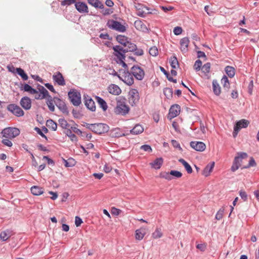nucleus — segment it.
Returning a JSON list of instances; mask_svg holds the SVG:
<instances>
[{
  "label": "nucleus",
  "instance_id": "54",
  "mask_svg": "<svg viewBox=\"0 0 259 259\" xmlns=\"http://www.w3.org/2000/svg\"><path fill=\"white\" fill-rule=\"evenodd\" d=\"M76 0H63L61 2L62 6H69L73 4H75Z\"/></svg>",
  "mask_w": 259,
  "mask_h": 259
},
{
  "label": "nucleus",
  "instance_id": "45",
  "mask_svg": "<svg viewBox=\"0 0 259 259\" xmlns=\"http://www.w3.org/2000/svg\"><path fill=\"white\" fill-rule=\"evenodd\" d=\"M38 92H39L40 94L48 97L50 96L49 95L48 91L42 85H38L37 87Z\"/></svg>",
  "mask_w": 259,
  "mask_h": 259
},
{
  "label": "nucleus",
  "instance_id": "44",
  "mask_svg": "<svg viewBox=\"0 0 259 259\" xmlns=\"http://www.w3.org/2000/svg\"><path fill=\"white\" fill-rule=\"evenodd\" d=\"M211 64L209 62L204 64L202 67V71L205 74H208L210 72Z\"/></svg>",
  "mask_w": 259,
  "mask_h": 259
},
{
  "label": "nucleus",
  "instance_id": "25",
  "mask_svg": "<svg viewBox=\"0 0 259 259\" xmlns=\"http://www.w3.org/2000/svg\"><path fill=\"white\" fill-rule=\"evenodd\" d=\"M30 190L33 195L36 196L40 195L44 193V189L42 187L37 186H32Z\"/></svg>",
  "mask_w": 259,
  "mask_h": 259
},
{
  "label": "nucleus",
  "instance_id": "6",
  "mask_svg": "<svg viewBox=\"0 0 259 259\" xmlns=\"http://www.w3.org/2000/svg\"><path fill=\"white\" fill-rule=\"evenodd\" d=\"M118 78L129 86L133 84L134 82L133 76L128 70H124L121 76H118Z\"/></svg>",
  "mask_w": 259,
  "mask_h": 259
},
{
  "label": "nucleus",
  "instance_id": "18",
  "mask_svg": "<svg viewBox=\"0 0 259 259\" xmlns=\"http://www.w3.org/2000/svg\"><path fill=\"white\" fill-rule=\"evenodd\" d=\"M84 104L85 106L92 111H95L96 106L95 102L89 96L84 97Z\"/></svg>",
  "mask_w": 259,
  "mask_h": 259
},
{
  "label": "nucleus",
  "instance_id": "16",
  "mask_svg": "<svg viewBox=\"0 0 259 259\" xmlns=\"http://www.w3.org/2000/svg\"><path fill=\"white\" fill-rule=\"evenodd\" d=\"M180 106L178 105H174L169 109L168 116L170 118L177 116L180 112Z\"/></svg>",
  "mask_w": 259,
  "mask_h": 259
},
{
  "label": "nucleus",
  "instance_id": "26",
  "mask_svg": "<svg viewBox=\"0 0 259 259\" xmlns=\"http://www.w3.org/2000/svg\"><path fill=\"white\" fill-rule=\"evenodd\" d=\"M96 100L100 107L103 109V111H106L107 109V104L103 99L99 96H96Z\"/></svg>",
  "mask_w": 259,
  "mask_h": 259
},
{
  "label": "nucleus",
  "instance_id": "35",
  "mask_svg": "<svg viewBox=\"0 0 259 259\" xmlns=\"http://www.w3.org/2000/svg\"><path fill=\"white\" fill-rule=\"evenodd\" d=\"M225 71L229 77L232 78L234 76L235 70L234 67L230 66H227L225 67Z\"/></svg>",
  "mask_w": 259,
  "mask_h": 259
},
{
  "label": "nucleus",
  "instance_id": "58",
  "mask_svg": "<svg viewBox=\"0 0 259 259\" xmlns=\"http://www.w3.org/2000/svg\"><path fill=\"white\" fill-rule=\"evenodd\" d=\"M141 149L145 151L151 152L152 151V149L151 146L149 145H144L141 146Z\"/></svg>",
  "mask_w": 259,
  "mask_h": 259
},
{
  "label": "nucleus",
  "instance_id": "30",
  "mask_svg": "<svg viewBox=\"0 0 259 259\" xmlns=\"http://www.w3.org/2000/svg\"><path fill=\"white\" fill-rule=\"evenodd\" d=\"M111 135L113 137H121L124 136V134L119 128H115L111 132Z\"/></svg>",
  "mask_w": 259,
  "mask_h": 259
},
{
  "label": "nucleus",
  "instance_id": "14",
  "mask_svg": "<svg viewBox=\"0 0 259 259\" xmlns=\"http://www.w3.org/2000/svg\"><path fill=\"white\" fill-rule=\"evenodd\" d=\"M75 7L76 10L81 13H89V9L87 5L84 2H76Z\"/></svg>",
  "mask_w": 259,
  "mask_h": 259
},
{
  "label": "nucleus",
  "instance_id": "15",
  "mask_svg": "<svg viewBox=\"0 0 259 259\" xmlns=\"http://www.w3.org/2000/svg\"><path fill=\"white\" fill-rule=\"evenodd\" d=\"M53 80L59 85H64L65 81L62 74L60 72H57L53 75Z\"/></svg>",
  "mask_w": 259,
  "mask_h": 259
},
{
  "label": "nucleus",
  "instance_id": "46",
  "mask_svg": "<svg viewBox=\"0 0 259 259\" xmlns=\"http://www.w3.org/2000/svg\"><path fill=\"white\" fill-rule=\"evenodd\" d=\"M162 236V233L160 229H156L155 231L152 233V237L154 239L160 238Z\"/></svg>",
  "mask_w": 259,
  "mask_h": 259
},
{
  "label": "nucleus",
  "instance_id": "33",
  "mask_svg": "<svg viewBox=\"0 0 259 259\" xmlns=\"http://www.w3.org/2000/svg\"><path fill=\"white\" fill-rule=\"evenodd\" d=\"M136 46H137L135 44L128 41L126 45L124 46V49L126 53L128 52H133L134 51V50L136 49Z\"/></svg>",
  "mask_w": 259,
  "mask_h": 259
},
{
  "label": "nucleus",
  "instance_id": "10",
  "mask_svg": "<svg viewBox=\"0 0 259 259\" xmlns=\"http://www.w3.org/2000/svg\"><path fill=\"white\" fill-rule=\"evenodd\" d=\"M113 50H114L113 54L114 56L117 57L119 61H122L124 60L125 58V54L126 53L123 48L122 47L117 45L113 47Z\"/></svg>",
  "mask_w": 259,
  "mask_h": 259
},
{
  "label": "nucleus",
  "instance_id": "4",
  "mask_svg": "<svg viewBox=\"0 0 259 259\" xmlns=\"http://www.w3.org/2000/svg\"><path fill=\"white\" fill-rule=\"evenodd\" d=\"M128 102L132 106H136L139 102L140 99L138 91L135 89H132L130 90L128 95Z\"/></svg>",
  "mask_w": 259,
  "mask_h": 259
},
{
  "label": "nucleus",
  "instance_id": "22",
  "mask_svg": "<svg viewBox=\"0 0 259 259\" xmlns=\"http://www.w3.org/2000/svg\"><path fill=\"white\" fill-rule=\"evenodd\" d=\"M214 166V162H211L208 163L202 171V175L205 177L208 176L212 171Z\"/></svg>",
  "mask_w": 259,
  "mask_h": 259
},
{
  "label": "nucleus",
  "instance_id": "63",
  "mask_svg": "<svg viewBox=\"0 0 259 259\" xmlns=\"http://www.w3.org/2000/svg\"><path fill=\"white\" fill-rule=\"evenodd\" d=\"M224 209H220L215 215V219L218 220H221L223 218Z\"/></svg>",
  "mask_w": 259,
  "mask_h": 259
},
{
  "label": "nucleus",
  "instance_id": "7",
  "mask_svg": "<svg viewBox=\"0 0 259 259\" xmlns=\"http://www.w3.org/2000/svg\"><path fill=\"white\" fill-rule=\"evenodd\" d=\"M131 72L136 79L138 80H142L145 76V72L143 69L138 65H134L131 69Z\"/></svg>",
  "mask_w": 259,
  "mask_h": 259
},
{
  "label": "nucleus",
  "instance_id": "51",
  "mask_svg": "<svg viewBox=\"0 0 259 259\" xmlns=\"http://www.w3.org/2000/svg\"><path fill=\"white\" fill-rule=\"evenodd\" d=\"M237 160H234L233 164L231 166V170L232 171L234 172L237 170L241 166L240 163H238L236 161Z\"/></svg>",
  "mask_w": 259,
  "mask_h": 259
},
{
  "label": "nucleus",
  "instance_id": "36",
  "mask_svg": "<svg viewBox=\"0 0 259 259\" xmlns=\"http://www.w3.org/2000/svg\"><path fill=\"white\" fill-rule=\"evenodd\" d=\"M237 154V155L235 157L234 160H237L236 161L238 163L241 164L242 159L247 157V154L245 152H238Z\"/></svg>",
  "mask_w": 259,
  "mask_h": 259
},
{
  "label": "nucleus",
  "instance_id": "62",
  "mask_svg": "<svg viewBox=\"0 0 259 259\" xmlns=\"http://www.w3.org/2000/svg\"><path fill=\"white\" fill-rule=\"evenodd\" d=\"M196 248L201 251H204L206 249V244L205 243L198 244Z\"/></svg>",
  "mask_w": 259,
  "mask_h": 259
},
{
  "label": "nucleus",
  "instance_id": "47",
  "mask_svg": "<svg viewBox=\"0 0 259 259\" xmlns=\"http://www.w3.org/2000/svg\"><path fill=\"white\" fill-rule=\"evenodd\" d=\"M149 53L150 55L155 57L158 54V49L156 47L154 46L150 48Z\"/></svg>",
  "mask_w": 259,
  "mask_h": 259
},
{
  "label": "nucleus",
  "instance_id": "41",
  "mask_svg": "<svg viewBox=\"0 0 259 259\" xmlns=\"http://www.w3.org/2000/svg\"><path fill=\"white\" fill-rule=\"evenodd\" d=\"M221 83L223 87L227 90L230 88V83L228 77L226 75H224L221 79Z\"/></svg>",
  "mask_w": 259,
  "mask_h": 259
},
{
  "label": "nucleus",
  "instance_id": "3",
  "mask_svg": "<svg viewBox=\"0 0 259 259\" xmlns=\"http://www.w3.org/2000/svg\"><path fill=\"white\" fill-rule=\"evenodd\" d=\"M68 96L71 103L75 106H78L81 104V94L75 89H71L68 93Z\"/></svg>",
  "mask_w": 259,
  "mask_h": 259
},
{
  "label": "nucleus",
  "instance_id": "59",
  "mask_svg": "<svg viewBox=\"0 0 259 259\" xmlns=\"http://www.w3.org/2000/svg\"><path fill=\"white\" fill-rule=\"evenodd\" d=\"M239 195L244 201H245L247 200V195L244 191L240 190L239 191Z\"/></svg>",
  "mask_w": 259,
  "mask_h": 259
},
{
  "label": "nucleus",
  "instance_id": "50",
  "mask_svg": "<svg viewBox=\"0 0 259 259\" xmlns=\"http://www.w3.org/2000/svg\"><path fill=\"white\" fill-rule=\"evenodd\" d=\"M170 174L171 177L173 176L176 178H180L182 176V174L180 171L175 170H171Z\"/></svg>",
  "mask_w": 259,
  "mask_h": 259
},
{
  "label": "nucleus",
  "instance_id": "2",
  "mask_svg": "<svg viewBox=\"0 0 259 259\" xmlns=\"http://www.w3.org/2000/svg\"><path fill=\"white\" fill-rule=\"evenodd\" d=\"M20 131L19 128L13 127H8L4 128L1 133L3 137L12 139L19 135Z\"/></svg>",
  "mask_w": 259,
  "mask_h": 259
},
{
  "label": "nucleus",
  "instance_id": "13",
  "mask_svg": "<svg viewBox=\"0 0 259 259\" xmlns=\"http://www.w3.org/2000/svg\"><path fill=\"white\" fill-rule=\"evenodd\" d=\"M190 145L193 149L197 151H203L206 148L205 144L202 142L192 141Z\"/></svg>",
  "mask_w": 259,
  "mask_h": 259
},
{
  "label": "nucleus",
  "instance_id": "28",
  "mask_svg": "<svg viewBox=\"0 0 259 259\" xmlns=\"http://www.w3.org/2000/svg\"><path fill=\"white\" fill-rule=\"evenodd\" d=\"M144 131L143 127L140 124H136L134 127L130 131V133L133 135H138Z\"/></svg>",
  "mask_w": 259,
  "mask_h": 259
},
{
  "label": "nucleus",
  "instance_id": "19",
  "mask_svg": "<svg viewBox=\"0 0 259 259\" xmlns=\"http://www.w3.org/2000/svg\"><path fill=\"white\" fill-rule=\"evenodd\" d=\"M107 90L110 94L113 95L117 96L121 93V90L120 88L117 85L114 84L109 85Z\"/></svg>",
  "mask_w": 259,
  "mask_h": 259
},
{
  "label": "nucleus",
  "instance_id": "48",
  "mask_svg": "<svg viewBox=\"0 0 259 259\" xmlns=\"http://www.w3.org/2000/svg\"><path fill=\"white\" fill-rule=\"evenodd\" d=\"M149 10L142 9L140 11L137 12V15L141 17H145L146 15L148 14H151V13L149 12Z\"/></svg>",
  "mask_w": 259,
  "mask_h": 259
},
{
  "label": "nucleus",
  "instance_id": "34",
  "mask_svg": "<svg viewBox=\"0 0 259 259\" xmlns=\"http://www.w3.org/2000/svg\"><path fill=\"white\" fill-rule=\"evenodd\" d=\"M47 104L48 106L49 110L54 112L55 111V106L54 105V99L51 96H49L47 97Z\"/></svg>",
  "mask_w": 259,
  "mask_h": 259
},
{
  "label": "nucleus",
  "instance_id": "60",
  "mask_svg": "<svg viewBox=\"0 0 259 259\" xmlns=\"http://www.w3.org/2000/svg\"><path fill=\"white\" fill-rule=\"evenodd\" d=\"M135 8L137 12L142 10V9L149 10V8L140 4H138L135 6Z\"/></svg>",
  "mask_w": 259,
  "mask_h": 259
},
{
  "label": "nucleus",
  "instance_id": "32",
  "mask_svg": "<svg viewBox=\"0 0 259 259\" xmlns=\"http://www.w3.org/2000/svg\"><path fill=\"white\" fill-rule=\"evenodd\" d=\"M163 163V159L162 158H156L153 162L151 163L152 166L155 169H159Z\"/></svg>",
  "mask_w": 259,
  "mask_h": 259
},
{
  "label": "nucleus",
  "instance_id": "1",
  "mask_svg": "<svg viewBox=\"0 0 259 259\" xmlns=\"http://www.w3.org/2000/svg\"><path fill=\"white\" fill-rule=\"evenodd\" d=\"M117 103L114 108V112L117 115H125L130 111V107L126 103V100L124 98L119 97L116 99Z\"/></svg>",
  "mask_w": 259,
  "mask_h": 259
},
{
  "label": "nucleus",
  "instance_id": "24",
  "mask_svg": "<svg viewBox=\"0 0 259 259\" xmlns=\"http://www.w3.org/2000/svg\"><path fill=\"white\" fill-rule=\"evenodd\" d=\"M88 3L92 6L100 9H103L104 5L99 0H88Z\"/></svg>",
  "mask_w": 259,
  "mask_h": 259
},
{
  "label": "nucleus",
  "instance_id": "40",
  "mask_svg": "<svg viewBox=\"0 0 259 259\" xmlns=\"http://www.w3.org/2000/svg\"><path fill=\"white\" fill-rule=\"evenodd\" d=\"M17 73L22 77L24 80L28 79V77L27 74L24 72V70L21 68H17L16 69Z\"/></svg>",
  "mask_w": 259,
  "mask_h": 259
},
{
  "label": "nucleus",
  "instance_id": "38",
  "mask_svg": "<svg viewBox=\"0 0 259 259\" xmlns=\"http://www.w3.org/2000/svg\"><path fill=\"white\" fill-rule=\"evenodd\" d=\"M116 40L119 43L124 46L128 41V38L124 35H118L116 36Z\"/></svg>",
  "mask_w": 259,
  "mask_h": 259
},
{
  "label": "nucleus",
  "instance_id": "29",
  "mask_svg": "<svg viewBox=\"0 0 259 259\" xmlns=\"http://www.w3.org/2000/svg\"><path fill=\"white\" fill-rule=\"evenodd\" d=\"M146 234L145 229L141 228L136 231L135 237L137 240H141Z\"/></svg>",
  "mask_w": 259,
  "mask_h": 259
},
{
  "label": "nucleus",
  "instance_id": "39",
  "mask_svg": "<svg viewBox=\"0 0 259 259\" xmlns=\"http://www.w3.org/2000/svg\"><path fill=\"white\" fill-rule=\"evenodd\" d=\"M46 125L49 128H51L54 131L57 130V124L52 119L48 120L46 122Z\"/></svg>",
  "mask_w": 259,
  "mask_h": 259
},
{
  "label": "nucleus",
  "instance_id": "11",
  "mask_svg": "<svg viewBox=\"0 0 259 259\" xmlns=\"http://www.w3.org/2000/svg\"><path fill=\"white\" fill-rule=\"evenodd\" d=\"M249 124V121L244 119L240 120L239 121H237L234 127V132L233 134V136L235 137L237 135L238 132L242 128H245L247 127Z\"/></svg>",
  "mask_w": 259,
  "mask_h": 259
},
{
  "label": "nucleus",
  "instance_id": "37",
  "mask_svg": "<svg viewBox=\"0 0 259 259\" xmlns=\"http://www.w3.org/2000/svg\"><path fill=\"white\" fill-rule=\"evenodd\" d=\"M179 161L184 165L188 174H191L193 170L191 166L186 161H185L184 159L180 158L179 160Z\"/></svg>",
  "mask_w": 259,
  "mask_h": 259
},
{
  "label": "nucleus",
  "instance_id": "57",
  "mask_svg": "<svg viewBox=\"0 0 259 259\" xmlns=\"http://www.w3.org/2000/svg\"><path fill=\"white\" fill-rule=\"evenodd\" d=\"M10 139H9L8 138L3 139L2 141V143L5 145V146H7L8 147H11L12 146L13 144L12 142L10 140Z\"/></svg>",
  "mask_w": 259,
  "mask_h": 259
},
{
  "label": "nucleus",
  "instance_id": "42",
  "mask_svg": "<svg viewBox=\"0 0 259 259\" xmlns=\"http://www.w3.org/2000/svg\"><path fill=\"white\" fill-rule=\"evenodd\" d=\"M59 125L64 129H67L69 127V124L64 118H60L58 120Z\"/></svg>",
  "mask_w": 259,
  "mask_h": 259
},
{
  "label": "nucleus",
  "instance_id": "31",
  "mask_svg": "<svg viewBox=\"0 0 259 259\" xmlns=\"http://www.w3.org/2000/svg\"><path fill=\"white\" fill-rule=\"evenodd\" d=\"M21 90H24L25 92H28L30 94L34 95V94H37V91L32 88L29 84L25 83L24 84L23 88L21 89Z\"/></svg>",
  "mask_w": 259,
  "mask_h": 259
},
{
  "label": "nucleus",
  "instance_id": "55",
  "mask_svg": "<svg viewBox=\"0 0 259 259\" xmlns=\"http://www.w3.org/2000/svg\"><path fill=\"white\" fill-rule=\"evenodd\" d=\"M133 52H134V54L137 56H142L144 54L143 50L141 48H138L137 47L136 49Z\"/></svg>",
  "mask_w": 259,
  "mask_h": 259
},
{
  "label": "nucleus",
  "instance_id": "27",
  "mask_svg": "<svg viewBox=\"0 0 259 259\" xmlns=\"http://www.w3.org/2000/svg\"><path fill=\"white\" fill-rule=\"evenodd\" d=\"M212 89L214 94L217 96H219L221 94V87L217 80L212 81Z\"/></svg>",
  "mask_w": 259,
  "mask_h": 259
},
{
  "label": "nucleus",
  "instance_id": "61",
  "mask_svg": "<svg viewBox=\"0 0 259 259\" xmlns=\"http://www.w3.org/2000/svg\"><path fill=\"white\" fill-rule=\"evenodd\" d=\"M182 31H183V30H182V27H179V26H177V27H175L173 32L175 35H178L182 33Z\"/></svg>",
  "mask_w": 259,
  "mask_h": 259
},
{
  "label": "nucleus",
  "instance_id": "23",
  "mask_svg": "<svg viewBox=\"0 0 259 259\" xmlns=\"http://www.w3.org/2000/svg\"><path fill=\"white\" fill-rule=\"evenodd\" d=\"M13 235V231L11 230H6L2 231L0 234V238L3 241L7 240Z\"/></svg>",
  "mask_w": 259,
  "mask_h": 259
},
{
  "label": "nucleus",
  "instance_id": "9",
  "mask_svg": "<svg viewBox=\"0 0 259 259\" xmlns=\"http://www.w3.org/2000/svg\"><path fill=\"white\" fill-rule=\"evenodd\" d=\"M109 130V126L105 123H95L93 132L95 133L101 135L107 133Z\"/></svg>",
  "mask_w": 259,
  "mask_h": 259
},
{
  "label": "nucleus",
  "instance_id": "43",
  "mask_svg": "<svg viewBox=\"0 0 259 259\" xmlns=\"http://www.w3.org/2000/svg\"><path fill=\"white\" fill-rule=\"evenodd\" d=\"M170 63L171 67L176 69L179 65V62L176 57L174 56L170 59Z\"/></svg>",
  "mask_w": 259,
  "mask_h": 259
},
{
  "label": "nucleus",
  "instance_id": "21",
  "mask_svg": "<svg viewBox=\"0 0 259 259\" xmlns=\"http://www.w3.org/2000/svg\"><path fill=\"white\" fill-rule=\"evenodd\" d=\"M134 26L135 28L143 32H146L148 31L147 27L143 22L141 20H137L135 21Z\"/></svg>",
  "mask_w": 259,
  "mask_h": 259
},
{
  "label": "nucleus",
  "instance_id": "8",
  "mask_svg": "<svg viewBox=\"0 0 259 259\" xmlns=\"http://www.w3.org/2000/svg\"><path fill=\"white\" fill-rule=\"evenodd\" d=\"M7 109L17 117H21L24 115L23 110L18 105L15 104H11L7 106Z\"/></svg>",
  "mask_w": 259,
  "mask_h": 259
},
{
  "label": "nucleus",
  "instance_id": "17",
  "mask_svg": "<svg viewBox=\"0 0 259 259\" xmlns=\"http://www.w3.org/2000/svg\"><path fill=\"white\" fill-rule=\"evenodd\" d=\"M21 106L25 110H29L31 107V101L30 99L28 97H23L21 98L20 101Z\"/></svg>",
  "mask_w": 259,
  "mask_h": 259
},
{
  "label": "nucleus",
  "instance_id": "49",
  "mask_svg": "<svg viewBox=\"0 0 259 259\" xmlns=\"http://www.w3.org/2000/svg\"><path fill=\"white\" fill-rule=\"evenodd\" d=\"M160 177L168 181L171 180L172 179V177L171 176L170 174V172H161L160 174Z\"/></svg>",
  "mask_w": 259,
  "mask_h": 259
},
{
  "label": "nucleus",
  "instance_id": "20",
  "mask_svg": "<svg viewBox=\"0 0 259 259\" xmlns=\"http://www.w3.org/2000/svg\"><path fill=\"white\" fill-rule=\"evenodd\" d=\"M190 42L189 39L187 37H184L180 40L181 50L183 53H186L188 50V46Z\"/></svg>",
  "mask_w": 259,
  "mask_h": 259
},
{
  "label": "nucleus",
  "instance_id": "5",
  "mask_svg": "<svg viewBox=\"0 0 259 259\" xmlns=\"http://www.w3.org/2000/svg\"><path fill=\"white\" fill-rule=\"evenodd\" d=\"M107 26L110 29L120 32H124L126 31V27L120 22L114 20H109L107 23Z\"/></svg>",
  "mask_w": 259,
  "mask_h": 259
},
{
  "label": "nucleus",
  "instance_id": "12",
  "mask_svg": "<svg viewBox=\"0 0 259 259\" xmlns=\"http://www.w3.org/2000/svg\"><path fill=\"white\" fill-rule=\"evenodd\" d=\"M54 102L56 106L63 113H68V109L65 102L57 97L54 98Z\"/></svg>",
  "mask_w": 259,
  "mask_h": 259
},
{
  "label": "nucleus",
  "instance_id": "53",
  "mask_svg": "<svg viewBox=\"0 0 259 259\" xmlns=\"http://www.w3.org/2000/svg\"><path fill=\"white\" fill-rule=\"evenodd\" d=\"M163 93L167 98H169L172 96V91L169 88H165L163 90Z\"/></svg>",
  "mask_w": 259,
  "mask_h": 259
},
{
  "label": "nucleus",
  "instance_id": "56",
  "mask_svg": "<svg viewBox=\"0 0 259 259\" xmlns=\"http://www.w3.org/2000/svg\"><path fill=\"white\" fill-rule=\"evenodd\" d=\"M171 142L172 145L174 148L178 149L180 151H182V148H181L180 144L178 141L175 140H172Z\"/></svg>",
  "mask_w": 259,
  "mask_h": 259
},
{
  "label": "nucleus",
  "instance_id": "64",
  "mask_svg": "<svg viewBox=\"0 0 259 259\" xmlns=\"http://www.w3.org/2000/svg\"><path fill=\"white\" fill-rule=\"evenodd\" d=\"M121 212V210L119 209L116 208L115 207H112L111 208V213L112 214L115 215H118L120 212Z\"/></svg>",
  "mask_w": 259,
  "mask_h": 259
},
{
  "label": "nucleus",
  "instance_id": "52",
  "mask_svg": "<svg viewBox=\"0 0 259 259\" xmlns=\"http://www.w3.org/2000/svg\"><path fill=\"white\" fill-rule=\"evenodd\" d=\"M202 66V62L200 60H197L195 61L194 65V69L196 71H199Z\"/></svg>",
  "mask_w": 259,
  "mask_h": 259
}]
</instances>
